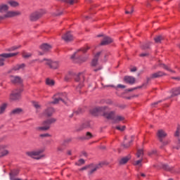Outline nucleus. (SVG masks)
<instances>
[{
    "label": "nucleus",
    "instance_id": "obj_1",
    "mask_svg": "<svg viewBox=\"0 0 180 180\" xmlns=\"http://www.w3.org/2000/svg\"><path fill=\"white\" fill-rule=\"evenodd\" d=\"M68 101V98L67 97V94L62 93L59 95H56L53 96V101L48 102L46 105L49 106V105H57L60 102H63V103H65V105H67V101Z\"/></svg>",
    "mask_w": 180,
    "mask_h": 180
},
{
    "label": "nucleus",
    "instance_id": "obj_2",
    "mask_svg": "<svg viewBox=\"0 0 180 180\" xmlns=\"http://www.w3.org/2000/svg\"><path fill=\"white\" fill-rule=\"evenodd\" d=\"M46 11L44 9H40L34 11L30 15V20H31V22H36V20H39V19H40L43 15H46Z\"/></svg>",
    "mask_w": 180,
    "mask_h": 180
},
{
    "label": "nucleus",
    "instance_id": "obj_3",
    "mask_svg": "<svg viewBox=\"0 0 180 180\" xmlns=\"http://www.w3.org/2000/svg\"><path fill=\"white\" fill-rule=\"evenodd\" d=\"M22 13L19 11H10L6 12L4 15H0V20H5V19H11L15 18V16H20Z\"/></svg>",
    "mask_w": 180,
    "mask_h": 180
},
{
    "label": "nucleus",
    "instance_id": "obj_4",
    "mask_svg": "<svg viewBox=\"0 0 180 180\" xmlns=\"http://www.w3.org/2000/svg\"><path fill=\"white\" fill-rule=\"evenodd\" d=\"M39 63H44L46 65H49L52 70H57L60 67L58 61H53L50 59L44 58L43 60H38Z\"/></svg>",
    "mask_w": 180,
    "mask_h": 180
},
{
    "label": "nucleus",
    "instance_id": "obj_5",
    "mask_svg": "<svg viewBox=\"0 0 180 180\" xmlns=\"http://www.w3.org/2000/svg\"><path fill=\"white\" fill-rule=\"evenodd\" d=\"M41 153H43L42 150H37L27 151L25 154L28 157H30L31 158H34V160H40V158H41V156H39V155H40Z\"/></svg>",
    "mask_w": 180,
    "mask_h": 180
},
{
    "label": "nucleus",
    "instance_id": "obj_6",
    "mask_svg": "<svg viewBox=\"0 0 180 180\" xmlns=\"http://www.w3.org/2000/svg\"><path fill=\"white\" fill-rule=\"evenodd\" d=\"M105 165V162H101L98 165H90L89 167V175H92V174H94L96 171H98L99 168H102Z\"/></svg>",
    "mask_w": 180,
    "mask_h": 180
},
{
    "label": "nucleus",
    "instance_id": "obj_7",
    "mask_svg": "<svg viewBox=\"0 0 180 180\" xmlns=\"http://www.w3.org/2000/svg\"><path fill=\"white\" fill-rule=\"evenodd\" d=\"M75 81L76 82H79V85L77 87V89H81L82 88L84 82L85 81V77H84V75L82 73H79L75 77Z\"/></svg>",
    "mask_w": 180,
    "mask_h": 180
},
{
    "label": "nucleus",
    "instance_id": "obj_8",
    "mask_svg": "<svg viewBox=\"0 0 180 180\" xmlns=\"http://www.w3.org/2000/svg\"><path fill=\"white\" fill-rule=\"evenodd\" d=\"M108 109V107L104 106V107H97L94 108L93 110H91V115L94 116H98V115H102L103 114V112Z\"/></svg>",
    "mask_w": 180,
    "mask_h": 180
},
{
    "label": "nucleus",
    "instance_id": "obj_9",
    "mask_svg": "<svg viewBox=\"0 0 180 180\" xmlns=\"http://www.w3.org/2000/svg\"><path fill=\"white\" fill-rule=\"evenodd\" d=\"M163 75H165V73H164L162 71H159V72L152 74L150 75V77L147 78V82L146 84H143V86H147V84H148V81H150L151 79H153L154 78H160V77H163Z\"/></svg>",
    "mask_w": 180,
    "mask_h": 180
},
{
    "label": "nucleus",
    "instance_id": "obj_10",
    "mask_svg": "<svg viewBox=\"0 0 180 180\" xmlns=\"http://www.w3.org/2000/svg\"><path fill=\"white\" fill-rule=\"evenodd\" d=\"M89 49L90 47L86 46L75 52V53L71 56L72 60H74V58H78V57H79V51H82V53H86Z\"/></svg>",
    "mask_w": 180,
    "mask_h": 180
},
{
    "label": "nucleus",
    "instance_id": "obj_11",
    "mask_svg": "<svg viewBox=\"0 0 180 180\" xmlns=\"http://www.w3.org/2000/svg\"><path fill=\"white\" fill-rule=\"evenodd\" d=\"M1 148L3 150L1 152V157H6V155H9L10 151L8 150V148H9V145H1Z\"/></svg>",
    "mask_w": 180,
    "mask_h": 180
},
{
    "label": "nucleus",
    "instance_id": "obj_12",
    "mask_svg": "<svg viewBox=\"0 0 180 180\" xmlns=\"http://www.w3.org/2000/svg\"><path fill=\"white\" fill-rule=\"evenodd\" d=\"M62 39L66 42L72 41L74 37L71 34V32H68L62 36Z\"/></svg>",
    "mask_w": 180,
    "mask_h": 180
},
{
    "label": "nucleus",
    "instance_id": "obj_13",
    "mask_svg": "<svg viewBox=\"0 0 180 180\" xmlns=\"http://www.w3.org/2000/svg\"><path fill=\"white\" fill-rule=\"evenodd\" d=\"M134 137L131 136L129 138L125 137L124 141V148H129L130 146H131V143H133Z\"/></svg>",
    "mask_w": 180,
    "mask_h": 180
},
{
    "label": "nucleus",
    "instance_id": "obj_14",
    "mask_svg": "<svg viewBox=\"0 0 180 180\" xmlns=\"http://www.w3.org/2000/svg\"><path fill=\"white\" fill-rule=\"evenodd\" d=\"M10 99L11 101H18V99H20V91H13L10 96Z\"/></svg>",
    "mask_w": 180,
    "mask_h": 180
},
{
    "label": "nucleus",
    "instance_id": "obj_15",
    "mask_svg": "<svg viewBox=\"0 0 180 180\" xmlns=\"http://www.w3.org/2000/svg\"><path fill=\"white\" fill-rule=\"evenodd\" d=\"M10 80L12 84H22V78L19 76H10Z\"/></svg>",
    "mask_w": 180,
    "mask_h": 180
},
{
    "label": "nucleus",
    "instance_id": "obj_16",
    "mask_svg": "<svg viewBox=\"0 0 180 180\" xmlns=\"http://www.w3.org/2000/svg\"><path fill=\"white\" fill-rule=\"evenodd\" d=\"M115 111H111L110 112H103V115L104 116V117H105L106 119H108L109 120H113V119H115Z\"/></svg>",
    "mask_w": 180,
    "mask_h": 180
},
{
    "label": "nucleus",
    "instance_id": "obj_17",
    "mask_svg": "<svg viewBox=\"0 0 180 180\" xmlns=\"http://www.w3.org/2000/svg\"><path fill=\"white\" fill-rule=\"evenodd\" d=\"M157 136L160 143H162V139H165V137H167V133L162 129H159L158 131Z\"/></svg>",
    "mask_w": 180,
    "mask_h": 180
},
{
    "label": "nucleus",
    "instance_id": "obj_18",
    "mask_svg": "<svg viewBox=\"0 0 180 180\" xmlns=\"http://www.w3.org/2000/svg\"><path fill=\"white\" fill-rule=\"evenodd\" d=\"M9 6L6 4L1 3L0 4V13H6V12H9Z\"/></svg>",
    "mask_w": 180,
    "mask_h": 180
},
{
    "label": "nucleus",
    "instance_id": "obj_19",
    "mask_svg": "<svg viewBox=\"0 0 180 180\" xmlns=\"http://www.w3.org/2000/svg\"><path fill=\"white\" fill-rule=\"evenodd\" d=\"M124 81L127 84H129L130 85H133V84H134V82H136V78H134V77H131V76H125L124 77Z\"/></svg>",
    "mask_w": 180,
    "mask_h": 180
},
{
    "label": "nucleus",
    "instance_id": "obj_20",
    "mask_svg": "<svg viewBox=\"0 0 180 180\" xmlns=\"http://www.w3.org/2000/svg\"><path fill=\"white\" fill-rule=\"evenodd\" d=\"M125 120H126V118L123 115H116L113 118L114 123H120V122H122V123H124Z\"/></svg>",
    "mask_w": 180,
    "mask_h": 180
},
{
    "label": "nucleus",
    "instance_id": "obj_21",
    "mask_svg": "<svg viewBox=\"0 0 180 180\" xmlns=\"http://www.w3.org/2000/svg\"><path fill=\"white\" fill-rule=\"evenodd\" d=\"M113 41L109 37H105L103 39V41L101 42V46H108V44H110Z\"/></svg>",
    "mask_w": 180,
    "mask_h": 180
},
{
    "label": "nucleus",
    "instance_id": "obj_22",
    "mask_svg": "<svg viewBox=\"0 0 180 180\" xmlns=\"http://www.w3.org/2000/svg\"><path fill=\"white\" fill-rule=\"evenodd\" d=\"M101 54H102V52L100 51V52H98L95 56H94V58L91 62V65L93 67H95L98 65V60L99 58V56H101Z\"/></svg>",
    "mask_w": 180,
    "mask_h": 180
},
{
    "label": "nucleus",
    "instance_id": "obj_23",
    "mask_svg": "<svg viewBox=\"0 0 180 180\" xmlns=\"http://www.w3.org/2000/svg\"><path fill=\"white\" fill-rule=\"evenodd\" d=\"M19 54L18 52L15 53H2L0 55V57H2L3 58H11V57H15Z\"/></svg>",
    "mask_w": 180,
    "mask_h": 180
},
{
    "label": "nucleus",
    "instance_id": "obj_24",
    "mask_svg": "<svg viewBox=\"0 0 180 180\" xmlns=\"http://www.w3.org/2000/svg\"><path fill=\"white\" fill-rule=\"evenodd\" d=\"M89 127H91V123L89 121H86L77 129V131H81V130H84V129H89Z\"/></svg>",
    "mask_w": 180,
    "mask_h": 180
},
{
    "label": "nucleus",
    "instance_id": "obj_25",
    "mask_svg": "<svg viewBox=\"0 0 180 180\" xmlns=\"http://www.w3.org/2000/svg\"><path fill=\"white\" fill-rule=\"evenodd\" d=\"M49 129H50V126L47 124H43V127H36L35 130H37V131H46L49 130Z\"/></svg>",
    "mask_w": 180,
    "mask_h": 180
},
{
    "label": "nucleus",
    "instance_id": "obj_26",
    "mask_svg": "<svg viewBox=\"0 0 180 180\" xmlns=\"http://www.w3.org/2000/svg\"><path fill=\"white\" fill-rule=\"evenodd\" d=\"M129 160H130V157L126 156L124 158H122L119 160V164L120 165H124V164H127L129 162Z\"/></svg>",
    "mask_w": 180,
    "mask_h": 180
},
{
    "label": "nucleus",
    "instance_id": "obj_27",
    "mask_svg": "<svg viewBox=\"0 0 180 180\" xmlns=\"http://www.w3.org/2000/svg\"><path fill=\"white\" fill-rule=\"evenodd\" d=\"M57 122V120L56 118H51L49 120H47L43 122V124H46V126H49L50 129V125L53 124V123H56Z\"/></svg>",
    "mask_w": 180,
    "mask_h": 180
},
{
    "label": "nucleus",
    "instance_id": "obj_28",
    "mask_svg": "<svg viewBox=\"0 0 180 180\" xmlns=\"http://www.w3.org/2000/svg\"><path fill=\"white\" fill-rule=\"evenodd\" d=\"M53 112H54V108H48L44 112V115H45L46 116H51V115H53Z\"/></svg>",
    "mask_w": 180,
    "mask_h": 180
},
{
    "label": "nucleus",
    "instance_id": "obj_29",
    "mask_svg": "<svg viewBox=\"0 0 180 180\" xmlns=\"http://www.w3.org/2000/svg\"><path fill=\"white\" fill-rule=\"evenodd\" d=\"M8 4L10 5V6H11V8H18V6H19V3L14 0H9Z\"/></svg>",
    "mask_w": 180,
    "mask_h": 180
},
{
    "label": "nucleus",
    "instance_id": "obj_30",
    "mask_svg": "<svg viewBox=\"0 0 180 180\" xmlns=\"http://www.w3.org/2000/svg\"><path fill=\"white\" fill-rule=\"evenodd\" d=\"M41 49L43 51H49V50H51V45L49 44H44L41 46Z\"/></svg>",
    "mask_w": 180,
    "mask_h": 180
},
{
    "label": "nucleus",
    "instance_id": "obj_31",
    "mask_svg": "<svg viewBox=\"0 0 180 180\" xmlns=\"http://www.w3.org/2000/svg\"><path fill=\"white\" fill-rule=\"evenodd\" d=\"M178 95H180V87L172 90V97L178 96Z\"/></svg>",
    "mask_w": 180,
    "mask_h": 180
},
{
    "label": "nucleus",
    "instance_id": "obj_32",
    "mask_svg": "<svg viewBox=\"0 0 180 180\" xmlns=\"http://www.w3.org/2000/svg\"><path fill=\"white\" fill-rule=\"evenodd\" d=\"M7 106L8 104L6 103H3L1 105H0V115H4V113H5Z\"/></svg>",
    "mask_w": 180,
    "mask_h": 180
},
{
    "label": "nucleus",
    "instance_id": "obj_33",
    "mask_svg": "<svg viewBox=\"0 0 180 180\" xmlns=\"http://www.w3.org/2000/svg\"><path fill=\"white\" fill-rule=\"evenodd\" d=\"M92 137H94V136L92 135V134L91 132H86V135L84 136H83L82 139L83 140H89V139H92Z\"/></svg>",
    "mask_w": 180,
    "mask_h": 180
},
{
    "label": "nucleus",
    "instance_id": "obj_34",
    "mask_svg": "<svg viewBox=\"0 0 180 180\" xmlns=\"http://www.w3.org/2000/svg\"><path fill=\"white\" fill-rule=\"evenodd\" d=\"M25 64H20V65H17L13 68L14 71H18L19 70H23V68H25Z\"/></svg>",
    "mask_w": 180,
    "mask_h": 180
},
{
    "label": "nucleus",
    "instance_id": "obj_35",
    "mask_svg": "<svg viewBox=\"0 0 180 180\" xmlns=\"http://www.w3.org/2000/svg\"><path fill=\"white\" fill-rule=\"evenodd\" d=\"M46 85H49V86H53V85H54V84H56V82H54V80H53L51 79H46Z\"/></svg>",
    "mask_w": 180,
    "mask_h": 180
},
{
    "label": "nucleus",
    "instance_id": "obj_36",
    "mask_svg": "<svg viewBox=\"0 0 180 180\" xmlns=\"http://www.w3.org/2000/svg\"><path fill=\"white\" fill-rule=\"evenodd\" d=\"M110 86H112V88H115V89H124L126 88V85L123 84H117L116 86L113 85H110Z\"/></svg>",
    "mask_w": 180,
    "mask_h": 180
},
{
    "label": "nucleus",
    "instance_id": "obj_37",
    "mask_svg": "<svg viewBox=\"0 0 180 180\" xmlns=\"http://www.w3.org/2000/svg\"><path fill=\"white\" fill-rule=\"evenodd\" d=\"M22 113V109L20 108H15L11 111V115H19Z\"/></svg>",
    "mask_w": 180,
    "mask_h": 180
},
{
    "label": "nucleus",
    "instance_id": "obj_38",
    "mask_svg": "<svg viewBox=\"0 0 180 180\" xmlns=\"http://www.w3.org/2000/svg\"><path fill=\"white\" fill-rule=\"evenodd\" d=\"M72 141V139L71 138H67L63 141V146H67Z\"/></svg>",
    "mask_w": 180,
    "mask_h": 180
},
{
    "label": "nucleus",
    "instance_id": "obj_39",
    "mask_svg": "<svg viewBox=\"0 0 180 180\" xmlns=\"http://www.w3.org/2000/svg\"><path fill=\"white\" fill-rule=\"evenodd\" d=\"M63 2L69 4V5H74V4H77V2H78V0H63Z\"/></svg>",
    "mask_w": 180,
    "mask_h": 180
},
{
    "label": "nucleus",
    "instance_id": "obj_40",
    "mask_svg": "<svg viewBox=\"0 0 180 180\" xmlns=\"http://www.w3.org/2000/svg\"><path fill=\"white\" fill-rule=\"evenodd\" d=\"M143 162V158L139 160H136L134 162V165L136 167H141V163Z\"/></svg>",
    "mask_w": 180,
    "mask_h": 180
},
{
    "label": "nucleus",
    "instance_id": "obj_41",
    "mask_svg": "<svg viewBox=\"0 0 180 180\" xmlns=\"http://www.w3.org/2000/svg\"><path fill=\"white\" fill-rule=\"evenodd\" d=\"M143 155H144V152L143 151V150L142 149L138 150L136 153L137 158H140V157H143Z\"/></svg>",
    "mask_w": 180,
    "mask_h": 180
},
{
    "label": "nucleus",
    "instance_id": "obj_42",
    "mask_svg": "<svg viewBox=\"0 0 180 180\" xmlns=\"http://www.w3.org/2000/svg\"><path fill=\"white\" fill-rule=\"evenodd\" d=\"M154 40H155V43H161V41L164 40V37H162V36L160 35V36L156 37L154 39Z\"/></svg>",
    "mask_w": 180,
    "mask_h": 180
},
{
    "label": "nucleus",
    "instance_id": "obj_43",
    "mask_svg": "<svg viewBox=\"0 0 180 180\" xmlns=\"http://www.w3.org/2000/svg\"><path fill=\"white\" fill-rule=\"evenodd\" d=\"M150 42L145 43V44H143L141 46V49H142L143 50H147V49H150Z\"/></svg>",
    "mask_w": 180,
    "mask_h": 180
},
{
    "label": "nucleus",
    "instance_id": "obj_44",
    "mask_svg": "<svg viewBox=\"0 0 180 180\" xmlns=\"http://www.w3.org/2000/svg\"><path fill=\"white\" fill-rule=\"evenodd\" d=\"M160 66L162 67V68L167 70V71H170V72H174V71L171 70L169 67L167 66L165 64H160Z\"/></svg>",
    "mask_w": 180,
    "mask_h": 180
},
{
    "label": "nucleus",
    "instance_id": "obj_45",
    "mask_svg": "<svg viewBox=\"0 0 180 180\" xmlns=\"http://www.w3.org/2000/svg\"><path fill=\"white\" fill-rule=\"evenodd\" d=\"M162 168L165 169V171H172V167H169L167 165H163Z\"/></svg>",
    "mask_w": 180,
    "mask_h": 180
},
{
    "label": "nucleus",
    "instance_id": "obj_46",
    "mask_svg": "<svg viewBox=\"0 0 180 180\" xmlns=\"http://www.w3.org/2000/svg\"><path fill=\"white\" fill-rule=\"evenodd\" d=\"M83 164H85V160L84 159H79V161L76 162V165H78L79 167Z\"/></svg>",
    "mask_w": 180,
    "mask_h": 180
},
{
    "label": "nucleus",
    "instance_id": "obj_47",
    "mask_svg": "<svg viewBox=\"0 0 180 180\" xmlns=\"http://www.w3.org/2000/svg\"><path fill=\"white\" fill-rule=\"evenodd\" d=\"M117 130H120V131H124V130H126V126H117L116 127Z\"/></svg>",
    "mask_w": 180,
    "mask_h": 180
},
{
    "label": "nucleus",
    "instance_id": "obj_48",
    "mask_svg": "<svg viewBox=\"0 0 180 180\" xmlns=\"http://www.w3.org/2000/svg\"><path fill=\"white\" fill-rule=\"evenodd\" d=\"M22 57H23L24 58H30V57H32V53H22Z\"/></svg>",
    "mask_w": 180,
    "mask_h": 180
},
{
    "label": "nucleus",
    "instance_id": "obj_49",
    "mask_svg": "<svg viewBox=\"0 0 180 180\" xmlns=\"http://www.w3.org/2000/svg\"><path fill=\"white\" fill-rule=\"evenodd\" d=\"M81 113H82V109L79 108L74 111L73 115H81Z\"/></svg>",
    "mask_w": 180,
    "mask_h": 180
},
{
    "label": "nucleus",
    "instance_id": "obj_50",
    "mask_svg": "<svg viewBox=\"0 0 180 180\" xmlns=\"http://www.w3.org/2000/svg\"><path fill=\"white\" fill-rule=\"evenodd\" d=\"M179 134H180V127H177V129L174 134L175 137H179Z\"/></svg>",
    "mask_w": 180,
    "mask_h": 180
},
{
    "label": "nucleus",
    "instance_id": "obj_51",
    "mask_svg": "<svg viewBox=\"0 0 180 180\" xmlns=\"http://www.w3.org/2000/svg\"><path fill=\"white\" fill-rule=\"evenodd\" d=\"M32 105L35 109H40V105H39V103L33 102Z\"/></svg>",
    "mask_w": 180,
    "mask_h": 180
},
{
    "label": "nucleus",
    "instance_id": "obj_52",
    "mask_svg": "<svg viewBox=\"0 0 180 180\" xmlns=\"http://www.w3.org/2000/svg\"><path fill=\"white\" fill-rule=\"evenodd\" d=\"M39 136L42 138H46V137H51V135L46 133V134H41L39 135Z\"/></svg>",
    "mask_w": 180,
    "mask_h": 180
},
{
    "label": "nucleus",
    "instance_id": "obj_53",
    "mask_svg": "<svg viewBox=\"0 0 180 180\" xmlns=\"http://www.w3.org/2000/svg\"><path fill=\"white\" fill-rule=\"evenodd\" d=\"M19 46H13L7 50V51H15V50H18Z\"/></svg>",
    "mask_w": 180,
    "mask_h": 180
},
{
    "label": "nucleus",
    "instance_id": "obj_54",
    "mask_svg": "<svg viewBox=\"0 0 180 180\" xmlns=\"http://www.w3.org/2000/svg\"><path fill=\"white\" fill-rule=\"evenodd\" d=\"M70 79H71V72H70L69 75H66L65 77V81H70Z\"/></svg>",
    "mask_w": 180,
    "mask_h": 180
},
{
    "label": "nucleus",
    "instance_id": "obj_55",
    "mask_svg": "<svg viewBox=\"0 0 180 180\" xmlns=\"http://www.w3.org/2000/svg\"><path fill=\"white\" fill-rule=\"evenodd\" d=\"M84 169H87V171H89V165L82 167V169H80V171H84Z\"/></svg>",
    "mask_w": 180,
    "mask_h": 180
},
{
    "label": "nucleus",
    "instance_id": "obj_56",
    "mask_svg": "<svg viewBox=\"0 0 180 180\" xmlns=\"http://www.w3.org/2000/svg\"><path fill=\"white\" fill-rule=\"evenodd\" d=\"M4 61H5L4 58H0V67H1V65H4Z\"/></svg>",
    "mask_w": 180,
    "mask_h": 180
},
{
    "label": "nucleus",
    "instance_id": "obj_57",
    "mask_svg": "<svg viewBox=\"0 0 180 180\" xmlns=\"http://www.w3.org/2000/svg\"><path fill=\"white\" fill-rule=\"evenodd\" d=\"M133 12H134V10H133V8H131L130 11H126L125 13H127V14H131V13H133Z\"/></svg>",
    "mask_w": 180,
    "mask_h": 180
},
{
    "label": "nucleus",
    "instance_id": "obj_58",
    "mask_svg": "<svg viewBox=\"0 0 180 180\" xmlns=\"http://www.w3.org/2000/svg\"><path fill=\"white\" fill-rule=\"evenodd\" d=\"M148 56V53H141V54H140V57H146V56Z\"/></svg>",
    "mask_w": 180,
    "mask_h": 180
},
{
    "label": "nucleus",
    "instance_id": "obj_59",
    "mask_svg": "<svg viewBox=\"0 0 180 180\" xmlns=\"http://www.w3.org/2000/svg\"><path fill=\"white\" fill-rule=\"evenodd\" d=\"M157 153V150H153L152 152L148 153V155H152V154H155Z\"/></svg>",
    "mask_w": 180,
    "mask_h": 180
},
{
    "label": "nucleus",
    "instance_id": "obj_60",
    "mask_svg": "<svg viewBox=\"0 0 180 180\" xmlns=\"http://www.w3.org/2000/svg\"><path fill=\"white\" fill-rule=\"evenodd\" d=\"M136 71H137V68H133L131 69V72H136Z\"/></svg>",
    "mask_w": 180,
    "mask_h": 180
},
{
    "label": "nucleus",
    "instance_id": "obj_61",
    "mask_svg": "<svg viewBox=\"0 0 180 180\" xmlns=\"http://www.w3.org/2000/svg\"><path fill=\"white\" fill-rule=\"evenodd\" d=\"M161 102H162L161 101H159L153 103L152 105H158V103H161Z\"/></svg>",
    "mask_w": 180,
    "mask_h": 180
},
{
    "label": "nucleus",
    "instance_id": "obj_62",
    "mask_svg": "<svg viewBox=\"0 0 180 180\" xmlns=\"http://www.w3.org/2000/svg\"><path fill=\"white\" fill-rule=\"evenodd\" d=\"M62 13H53V16H60V15H61Z\"/></svg>",
    "mask_w": 180,
    "mask_h": 180
},
{
    "label": "nucleus",
    "instance_id": "obj_63",
    "mask_svg": "<svg viewBox=\"0 0 180 180\" xmlns=\"http://www.w3.org/2000/svg\"><path fill=\"white\" fill-rule=\"evenodd\" d=\"M162 146H167V144H168V141H162Z\"/></svg>",
    "mask_w": 180,
    "mask_h": 180
},
{
    "label": "nucleus",
    "instance_id": "obj_64",
    "mask_svg": "<svg viewBox=\"0 0 180 180\" xmlns=\"http://www.w3.org/2000/svg\"><path fill=\"white\" fill-rule=\"evenodd\" d=\"M173 79H178V81H180V77H173Z\"/></svg>",
    "mask_w": 180,
    "mask_h": 180
}]
</instances>
